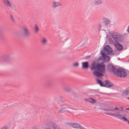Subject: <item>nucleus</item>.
<instances>
[{"instance_id":"nucleus-1","label":"nucleus","mask_w":129,"mask_h":129,"mask_svg":"<svg viewBox=\"0 0 129 129\" xmlns=\"http://www.w3.org/2000/svg\"><path fill=\"white\" fill-rule=\"evenodd\" d=\"M108 58L106 57L105 59L101 62L96 63L95 62L92 63L90 67L91 71L94 70H95L93 72L94 76L98 78H100L104 76L105 73V66L104 64V62H107L110 60V57L108 56Z\"/></svg>"},{"instance_id":"nucleus-2","label":"nucleus","mask_w":129,"mask_h":129,"mask_svg":"<svg viewBox=\"0 0 129 129\" xmlns=\"http://www.w3.org/2000/svg\"><path fill=\"white\" fill-rule=\"evenodd\" d=\"M111 35L112 37L115 41L114 45L117 49L119 51L122 50L123 49L122 46L119 44L117 41L120 39V36L119 35H114L112 34Z\"/></svg>"},{"instance_id":"nucleus-3","label":"nucleus","mask_w":129,"mask_h":129,"mask_svg":"<svg viewBox=\"0 0 129 129\" xmlns=\"http://www.w3.org/2000/svg\"><path fill=\"white\" fill-rule=\"evenodd\" d=\"M105 114L106 115L111 116H114L115 117L121 120H122V119H123V120H122L124 122L127 121V122L128 121L127 118L124 117L125 116V114H120V112H119L115 113H106Z\"/></svg>"},{"instance_id":"nucleus-4","label":"nucleus","mask_w":129,"mask_h":129,"mask_svg":"<svg viewBox=\"0 0 129 129\" xmlns=\"http://www.w3.org/2000/svg\"><path fill=\"white\" fill-rule=\"evenodd\" d=\"M96 81L97 83L101 86L110 88L113 86L114 85V84L112 82L108 80H105L104 82H103L100 80L97 79Z\"/></svg>"},{"instance_id":"nucleus-5","label":"nucleus","mask_w":129,"mask_h":129,"mask_svg":"<svg viewBox=\"0 0 129 129\" xmlns=\"http://www.w3.org/2000/svg\"><path fill=\"white\" fill-rule=\"evenodd\" d=\"M45 126L46 127L45 129H61L59 126L52 121L48 122Z\"/></svg>"},{"instance_id":"nucleus-6","label":"nucleus","mask_w":129,"mask_h":129,"mask_svg":"<svg viewBox=\"0 0 129 129\" xmlns=\"http://www.w3.org/2000/svg\"><path fill=\"white\" fill-rule=\"evenodd\" d=\"M117 77L123 78L126 76L127 73L123 69L119 68L116 69L115 73L114 74Z\"/></svg>"},{"instance_id":"nucleus-7","label":"nucleus","mask_w":129,"mask_h":129,"mask_svg":"<svg viewBox=\"0 0 129 129\" xmlns=\"http://www.w3.org/2000/svg\"><path fill=\"white\" fill-rule=\"evenodd\" d=\"M59 102H58V104L60 106H65L67 107L70 106V105L66 102V100L64 99L61 96L59 97Z\"/></svg>"},{"instance_id":"nucleus-8","label":"nucleus","mask_w":129,"mask_h":129,"mask_svg":"<svg viewBox=\"0 0 129 129\" xmlns=\"http://www.w3.org/2000/svg\"><path fill=\"white\" fill-rule=\"evenodd\" d=\"M67 124L69 126L75 128H80V129H86L85 128L80 125L79 124L77 123H67Z\"/></svg>"},{"instance_id":"nucleus-9","label":"nucleus","mask_w":129,"mask_h":129,"mask_svg":"<svg viewBox=\"0 0 129 129\" xmlns=\"http://www.w3.org/2000/svg\"><path fill=\"white\" fill-rule=\"evenodd\" d=\"M107 70L110 72H113L114 74L116 70V68L111 63L108 64L107 67Z\"/></svg>"},{"instance_id":"nucleus-10","label":"nucleus","mask_w":129,"mask_h":129,"mask_svg":"<svg viewBox=\"0 0 129 129\" xmlns=\"http://www.w3.org/2000/svg\"><path fill=\"white\" fill-rule=\"evenodd\" d=\"M53 81L51 80H48L45 81L43 84V85L46 87L50 88L53 85Z\"/></svg>"},{"instance_id":"nucleus-11","label":"nucleus","mask_w":129,"mask_h":129,"mask_svg":"<svg viewBox=\"0 0 129 129\" xmlns=\"http://www.w3.org/2000/svg\"><path fill=\"white\" fill-rule=\"evenodd\" d=\"M51 6L52 8H55L61 6L62 4L59 1H53L51 3Z\"/></svg>"},{"instance_id":"nucleus-12","label":"nucleus","mask_w":129,"mask_h":129,"mask_svg":"<svg viewBox=\"0 0 129 129\" xmlns=\"http://www.w3.org/2000/svg\"><path fill=\"white\" fill-rule=\"evenodd\" d=\"M104 51H106L108 54H110L112 53V49L109 45H106L104 47Z\"/></svg>"},{"instance_id":"nucleus-13","label":"nucleus","mask_w":129,"mask_h":129,"mask_svg":"<svg viewBox=\"0 0 129 129\" xmlns=\"http://www.w3.org/2000/svg\"><path fill=\"white\" fill-rule=\"evenodd\" d=\"M119 109V108L116 107L115 108H114L113 107L111 106L109 107L103 109V110L109 111L114 112L116 110H118Z\"/></svg>"},{"instance_id":"nucleus-14","label":"nucleus","mask_w":129,"mask_h":129,"mask_svg":"<svg viewBox=\"0 0 129 129\" xmlns=\"http://www.w3.org/2000/svg\"><path fill=\"white\" fill-rule=\"evenodd\" d=\"M101 54L102 55V56L98 58V60H102L103 61H104V60H105V59L106 57L107 58H108V56L106 55L105 53L103 51H101Z\"/></svg>"},{"instance_id":"nucleus-15","label":"nucleus","mask_w":129,"mask_h":129,"mask_svg":"<svg viewBox=\"0 0 129 129\" xmlns=\"http://www.w3.org/2000/svg\"><path fill=\"white\" fill-rule=\"evenodd\" d=\"M102 20L104 23L106 25H107L110 23V20L107 18L104 17L102 18Z\"/></svg>"},{"instance_id":"nucleus-16","label":"nucleus","mask_w":129,"mask_h":129,"mask_svg":"<svg viewBox=\"0 0 129 129\" xmlns=\"http://www.w3.org/2000/svg\"><path fill=\"white\" fill-rule=\"evenodd\" d=\"M84 100L85 101H87L93 104H94L96 102V100L91 98L88 99L85 98L84 99Z\"/></svg>"},{"instance_id":"nucleus-17","label":"nucleus","mask_w":129,"mask_h":129,"mask_svg":"<svg viewBox=\"0 0 129 129\" xmlns=\"http://www.w3.org/2000/svg\"><path fill=\"white\" fill-rule=\"evenodd\" d=\"M10 56L9 54H6L3 56L2 57V60L5 61H8L10 58Z\"/></svg>"},{"instance_id":"nucleus-18","label":"nucleus","mask_w":129,"mask_h":129,"mask_svg":"<svg viewBox=\"0 0 129 129\" xmlns=\"http://www.w3.org/2000/svg\"><path fill=\"white\" fill-rule=\"evenodd\" d=\"M62 88L64 91L68 92H70L71 90L68 85H66L63 86L62 87Z\"/></svg>"},{"instance_id":"nucleus-19","label":"nucleus","mask_w":129,"mask_h":129,"mask_svg":"<svg viewBox=\"0 0 129 129\" xmlns=\"http://www.w3.org/2000/svg\"><path fill=\"white\" fill-rule=\"evenodd\" d=\"M4 4L6 6L11 7L12 6V4L9 0H2Z\"/></svg>"},{"instance_id":"nucleus-20","label":"nucleus","mask_w":129,"mask_h":129,"mask_svg":"<svg viewBox=\"0 0 129 129\" xmlns=\"http://www.w3.org/2000/svg\"><path fill=\"white\" fill-rule=\"evenodd\" d=\"M82 64V68L83 69H87L88 68L89 64L88 61L83 62Z\"/></svg>"},{"instance_id":"nucleus-21","label":"nucleus","mask_w":129,"mask_h":129,"mask_svg":"<svg viewBox=\"0 0 129 129\" xmlns=\"http://www.w3.org/2000/svg\"><path fill=\"white\" fill-rule=\"evenodd\" d=\"M102 3V0H94L93 4L95 5H98L101 4Z\"/></svg>"},{"instance_id":"nucleus-22","label":"nucleus","mask_w":129,"mask_h":129,"mask_svg":"<svg viewBox=\"0 0 129 129\" xmlns=\"http://www.w3.org/2000/svg\"><path fill=\"white\" fill-rule=\"evenodd\" d=\"M20 33V35H22L20 36L21 37H29L30 36V33Z\"/></svg>"},{"instance_id":"nucleus-23","label":"nucleus","mask_w":129,"mask_h":129,"mask_svg":"<svg viewBox=\"0 0 129 129\" xmlns=\"http://www.w3.org/2000/svg\"><path fill=\"white\" fill-rule=\"evenodd\" d=\"M123 95H126L129 94V87L127 88L123 93Z\"/></svg>"},{"instance_id":"nucleus-24","label":"nucleus","mask_w":129,"mask_h":129,"mask_svg":"<svg viewBox=\"0 0 129 129\" xmlns=\"http://www.w3.org/2000/svg\"><path fill=\"white\" fill-rule=\"evenodd\" d=\"M65 108H61L59 110H58L57 113L58 114L63 113L65 112Z\"/></svg>"},{"instance_id":"nucleus-25","label":"nucleus","mask_w":129,"mask_h":129,"mask_svg":"<svg viewBox=\"0 0 129 129\" xmlns=\"http://www.w3.org/2000/svg\"><path fill=\"white\" fill-rule=\"evenodd\" d=\"M22 31L25 32H28L29 30L28 28L26 27H23L22 28Z\"/></svg>"},{"instance_id":"nucleus-26","label":"nucleus","mask_w":129,"mask_h":129,"mask_svg":"<svg viewBox=\"0 0 129 129\" xmlns=\"http://www.w3.org/2000/svg\"><path fill=\"white\" fill-rule=\"evenodd\" d=\"M34 29L35 31L38 32L40 31V29L37 24L35 25L34 26Z\"/></svg>"},{"instance_id":"nucleus-27","label":"nucleus","mask_w":129,"mask_h":129,"mask_svg":"<svg viewBox=\"0 0 129 129\" xmlns=\"http://www.w3.org/2000/svg\"><path fill=\"white\" fill-rule=\"evenodd\" d=\"M10 18L11 21L14 23H15L16 21L13 16L12 15H10Z\"/></svg>"},{"instance_id":"nucleus-28","label":"nucleus","mask_w":129,"mask_h":129,"mask_svg":"<svg viewBox=\"0 0 129 129\" xmlns=\"http://www.w3.org/2000/svg\"><path fill=\"white\" fill-rule=\"evenodd\" d=\"M109 43L110 44H113L114 43V42L112 38L110 37L109 38Z\"/></svg>"},{"instance_id":"nucleus-29","label":"nucleus","mask_w":129,"mask_h":129,"mask_svg":"<svg viewBox=\"0 0 129 129\" xmlns=\"http://www.w3.org/2000/svg\"><path fill=\"white\" fill-rule=\"evenodd\" d=\"M47 41L44 38L42 40V42L44 44H45L46 42Z\"/></svg>"},{"instance_id":"nucleus-30","label":"nucleus","mask_w":129,"mask_h":129,"mask_svg":"<svg viewBox=\"0 0 129 129\" xmlns=\"http://www.w3.org/2000/svg\"><path fill=\"white\" fill-rule=\"evenodd\" d=\"M79 65V63L78 62H76L74 63L73 64V65L75 67H78V66Z\"/></svg>"},{"instance_id":"nucleus-31","label":"nucleus","mask_w":129,"mask_h":129,"mask_svg":"<svg viewBox=\"0 0 129 129\" xmlns=\"http://www.w3.org/2000/svg\"><path fill=\"white\" fill-rule=\"evenodd\" d=\"M8 127L7 126L5 125L3 126L0 129H8Z\"/></svg>"},{"instance_id":"nucleus-32","label":"nucleus","mask_w":129,"mask_h":129,"mask_svg":"<svg viewBox=\"0 0 129 129\" xmlns=\"http://www.w3.org/2000/svg\"><path fill=\"white\" fill-rule=\"evenodd\" d=\"M90 55H89L86 56L84 57V59H87L90 57Z\"/></svg>"},{"instance_id":"nucleus-33","label":"nucleus","mask_w":129,"mask_h":129,"mask_svg":"<svg viewBox=\"0 0 129 129\" xmlns=\"http://www.w3.org/2000/svg\"><path fill=\"white\" fill-rule=\"evenodd\" d=\"M120 108H121V110H120V109L119 110H119V111H123V107H120Z\"/></svg>"},{"instance_id":"nucleus-34","label":"nucleus","mask_w":129,"mask_h":129,"mask_svg":"<svg viewBox=\"0 0 129 129\" xmlns=\"http://www.w3.org/2000/svg\"><path fill=\"white\" fill-rule=\"evenodd\" d=\"M67 112L70 113H72L70 111L68 110H66L65 109V112Z\"/></svg>"},{"instance_id":"nucleus-35","label":"nucleus","mask_w":129,"mask_h":129,"mask_svg":"<svg viewBox=\"0 0 129 129\" xmlns=\"http://www.w3.org/2000/svg\"><path fill=\"white\" fill-rule=\"evenodd\" d=\"M98 27L99 29H100L101 27V25L99 24L98 25Z\"/></svg>"},{"instance_id":"nucleus-36","label":"nucleus","mask_w":129,"mask_h":129,"mask_svg":"<svg viewBox=\"0 0 129 129\" xmlns=\"http://www.w3.org/2000/svg\"><path fill=\"white\" fill-rule=\"evenodd\" d=\"M127 31L128 32H129V25H128L127 27Z\"/></svg>"},{"instance_id":"nucleus-37","label":"nucleus","mask_w":129,"mask_h":129,"mask_svg":"<svg viewBox=\"0 0 129 129\" xmlns=\"http://www.w3.org/2000/svg\"><path fill=\"white\" fill-rule=\"evenodd\" d=\"M33 129H39V128H36V127H35Z\"/></svg>"},{"instance_id":"nucleus-38","label":"nucleus","mask_w":129,"mask_h":129,"mask_svg":"<svg viewBox=\"0 0 129 129\" xmlns=\"http://www.w3.org/2000/svg\"><path fill=\"white\" fill-rule=\"evenodd\" d=\"M126 109L127 110H129V108H127Z\"/></svg>"},{"instance_id":"nucleus-39","label":"nucleus","mask_w":129,"mask_h":129,"mask_svg":"<svg viewBox=\"0 0 129 129\" xmlns=\"http://www.w3.org/2000/svg\"><path fill=\"white\" fill-rule=\"evenodd\" d=\"M126 98L129 100V97H127Z\"/></svg>"},{"instance_id":"nucleus-40","label":"nucleus","mask_w":129,"mask_h":129,"mask_svg":"<svg viewBox=\"0 0 129 129\" xmlns=\"http://www.w3.org/2000/svg\"><path fill=\"white\" fill-rule=\"evenodd\" d=\"M127 123L128 124H129V121H128Z\"/></svg>"}]
</instances>
